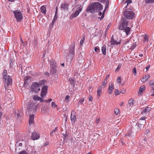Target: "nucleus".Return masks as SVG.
<instances>
[{
    "instance_id": "f257e3e1",
    "label": "nucleus",
    "mask_w": 154,
    "mask_h": 154,
    "mask_svg": "<svg viewBox=\"0 0 154 154\" xmlns=\"http://www.w3.org/2000/svg\"><path fill=\"white\" fill-rule=\"evenodd\" d=\"M103 9V6L98 2H94L88 6L87 9V12H89L92 13L98 11H100Z\"/></svg>"
},
{
    "instance_id": "f03ea898",
    "label": "nucleus",
    "mask_w": 154,
    "mask_h": 154,
    "mask_svg": "<svg viewBox=\"0 0 154 154\" xmlns=\"http://www.w3.org/2000/svg\"><path fill=\"white\" fill-rule=\"evenodd\" d=\"M128 21L127 20L125 17H122V22L121 24L119 26V29L120 30H123L127 35L129 33L131 30L130 28L127 27Z\"/></svg>"
},
{
    "instance_id": "7ed1b4c3",
    "label": "nucleus",
    "mask_w": 154,
    "mask_h": 154,
    "mask_svg": "<svg viewBox=\"0 0 154 154\" xmlns=\"http://www.w3.org/2000/svg\"><path fill=\"white\" fill-rule=\"evenodd\" d=\"M3 77L5 82V89L7 88L8 86L12 82V79L9 75H8L7 71L4 70L3 72Z\"/></svg>"
},
{
    "instance_id": "20e7f679",
    "label": "nucleus",
    "mask_w": 154,
    "mask_h": 154,
    "mask_svg": "<svg viewBox=\"0 0 154 154\" xmlns=\"http://www.w3.org/2000/svg\"><path fill=\"white\" fill-rule=\"evenodd\" d=\"M51 66L50 74L54 75L55 78H57L58 74L57 73V70L56 68L57 65L56 62L53 60H51L50 62Z\"/></svg>"
},
{
    "instance_id": "39448f33",
    "label": "nucleus",
    "mask_w": 154,
    "mask_h": 154,
    "mask_svg": "<svg viewBox=\"0 0 154 154\" xmlns=\"http://www.w3.org/2000/svg\"><path fill=\"white\" fill-rule=\"evenodd\" d=\"M131 9L127 10L123 12L124 16L128 19H132L135 17V14Z\"/></svg>"
},
{
    "instance_id": "423d86ee",
    "label": "nucleus",
    "mask_w": 154,
    "mask_h": 154,
    "mask_svg": "<svg viewBox=\"0 0 154 154\" xmlns=\"http://www.w3.org/2000/svg\"><path fill=\"white\" fill-rule=\"evenodd\" d=\"M15 18L17 22H19L23 19V15L21 11L19 10H16L13 11Z\"/></svg>"
},
{
    "instance_id": "0eeeda50",
    "label": "nucleus",
    "mask_w": 154,
    "mask_h": 154,
    "mask_svg": "<svg viewBox=\"0 0 154 154\" xmlns=\"http://www.w3.org/2000/svg\"><path fill=\"white\" fill-rule=\"evenodd\" d=\"M30 88L32 91L36 93H38L40 90V86L36 82H33Z\"/></svg>"
},
{
    "instance_id": "6e6552de",
    "label": "nucleus",
    "mask_w": 154,
    "mask_h": 154,
    "mask_svg": "<svg viewBox=\"0 0 154 154\" xmlns=\"http://www.w3.org/2000/svg\"><path fill=\"white\" fill-rule=\"evenodd\" d=\"M28 113V114L31 115L36 111V106L33 103H31L29 104Z\"/></svg>"
},
{
    "instance_id": "1a4fd4ad",
    "label": "nucleus",
    "mask_w": 154,
    "mask_h": 154,
    "mask_svg": "<svg viewBox=\"0 0 154 154\" xmlns=\"http://www.w3.org/2000/svg\"><path fill=\"white\" fill-rule=\"evenodd\" d=\"M75 45H71L69 48V54L68 56V57H70L71 59H72L73 56L74 54V48Z\"/></svg>"
},
{
    "instance_id": "9d476101",
    "label": "nucleus",
    "mask_w": 154,
    "mask_h": 154,
    "mask_svg": "<svg viewBox=\"0 0 154 154\" xmlns=\"http://www.w3.org/2000/svg\"><path fill=\"white\" fill-rule=\"evenodd\" d=\"M82 7L80 5L78 8V9L74 13H73L70 16V18L72 19L73 18L77 17L79 14L80 12L82 10Z\"/></svg>"
},
{
    "instance_id": "9b49d317",
    "label": "nucleus",
    "mask_w": 154,
    "mask_h": 154,
    "mask_svg": "<svg viewBox=\"0 0 154 154\" xmlns=\"http://www.w3.org/2000/svg\"><path fill=\"white\" fill-rule=\"evenodd\" d=\"M121 43V40H119L118 41H117L116 39L114 38L113 35H112L110 40V45H119Z\"/></svg>"
},
{
    "instance_id": "f8f14e48",
    "label": "nucleus",
    "mask_w": 154,
    "mask_h": 154,
    "mask_svg": "<svg viewBox=\"0 0 154 154\" xmlns=\"http://www.w3.org/2000/svg\"><path fill=\"white\" fill-rule=\"evenodd\" d=\"M48 88V87L47 85H44L43 86L41 94V97L42 98L46 95Z\"/></svg>"
},
{
    "instance_id": "ddd939ff",
    "label": "nucleus",
    "mask_w": 154,
    "mask_h": 154,
    "mask_svg": "<svg viewBox=\"0 0 154 154\" xmlns=\"http://www.w3.org/2000/svg\"><path fill=\"white\" fill-rule=\"evenodd\" d=\"M31 138L33 140L38 139L40 138L39 134L36 132L34 131L32 134Z\"/></svg>"
},
{
    "instance_id": "4468645a",
    "label": "nucleus",
    "mask_w": 154,
    "mask_h": 154,
    "mask_svg": "<svg viewBox=\"0 0 154 154\" xmlns=\"http://www.w3.org/2000/svg\"><path fill=\"white\" fill-rule=\"evenodd\" d=\"M76 113L73 111H72L70 119L72 123L75 122L76 119Z\"/></svg>"
},
{
    "instance_id": "2eb2a0df",
    "label": "nucleus",
    "mask_w": 154,
    "mask_h": 154,
    "mask_svg": "<svg viewBox=\"0 0 154 154\" xmlns=\"http://www.w3.org/2000/svg\"><path fill=\"white\" fill-rule=\"evenodd\" d=\"M151 109V108L150 106H147L145 108L143 109L141 111V113L143 114L146 112H149Z\"/></svg>"
},
{
    "instance_id": "dca6fc26",
    "label": "nucleus",
    "mask_w": 154,
    "mask_h": 154,
    "mask_svg": "<svg viewBox=\"0 0 154 154\" xmlns=\"http://www.w3.org/2000/svg\"><path fill=\"white\" fill-rule=\"evenodd\" d=\"M68 4L67 3H63L61 5V8L62 10L65 11L68 9Z\"/></svg>"
},
{
    "instance_id": "f3484780",
    "label": "nucleus",
    "mask_w": 154,
    "mask_h": 154,
    "mask_svg": "<svg viewBox=\"0 0 154 154\" xmlns=\"http://www.w3.org/2000/svg\"><path fill=\"white\" fill-rule=\"evenodd\" d=\"M16 137L17 138L15 141V143H16V145L17 143H18L19 141H23V138L20 135L17 136Z\"/></svg>"
},
{
    "instance_id": "a211bd4d",
    "label": "nucleus",
    "mask_w": 154,
    "mask_h": 154,
    "mask_svg": "<svg viewBox=\"0 0 154 154\" xmlns=\"http://www.w3.org/2000/svg\"><path fill=\"white\" fill-rule=\"evenodd\" d=\"M34 121V115L33 114L30 115L29 124V125L32 124Z\"/></svg>"
},
{
    "instance_id": "6ab92c4d",
    "label": "nucleus",
    "mask_w": 154,
    "mask_h": 154,
    "mask_svg": "<svg viewBox=\"0 0 154 154\" xmlns=\"http://www.w3.org/2000/svg\"><path fill=\"white\" fill-rule=\"evenodd\" d=\"M150 77L149 75L146 74L145 76H143L142 78L141 79V81L143 82H145L147 79Z\"/></svg>"
},
{
    "instance_id": "aec40b11",
    "label": "nucleus",
    "mask_w": 154,
    "mask_h": 154,
    "mask_svg": "<svg viewBox=\"0 0 154 154\" xmlns=\"http://www.w3.org/2000/svg\"><path fill=\"white\" fill-rule=\"evenodd\" d=\"M69 81L70 82L71 85L74 86L75 84V80L74 78L73 77H70L69 79Z\"/></svg>"
},
{
    "instance_id": "412c9836",
    "label": "nucleus",
    "mask_w": 154,
    "mask_h": 154,
    "mask_svg": "<svg viewBox=\"0 0 154 154\" xmlns=\"http://www.w3.org/2000/svg\"><path fill=\"white\" fill-rule=\"evenodd\" d=\"M149 40L148 36H147L146 35H145L143 37V42L144 44H146L148 42Z\"/></svg>"
},
{
    "instance_id": "4be33fe9",
    "label": "nucleus",
    "mask_w": 154,
    "mask_h": 154,
    "mask_svg": "<svg viewBox=\"0 0 154 154\" xmlns=\"http://www.w3.org/2000/svg\"><path fill=\"white\" fill-rule=\"evenodd\" d=\"M101 90L102 87L101 86H100L98 88L97 90V95L98 96L97 97L98 98H100V95L101 94Z\"/></svg>"
},
{
    "instance_id": "5701e85b",
    "label": "nucleus",
    "mask_w": 154,
    "mask_h": 154,
    "mask_svg": "<svg viewBox=\"0 0 154 154\" xmlns=\"http://www.w3.org/2000/svg\"><path fill=\"white\" fill-rule=\"evenodd\" d=\"M43 98H42V97H40L38 96H34L33 97V99L35 100H40L42 102L43 100Z\"/></svg>"
},
{
    "instance_id": "b1692460",
    "label": "nucleus",
    "mask_w": 154,
    "mask_h": 154,
    "mask_svg": "<svg viewBox=\"0 0 154 154\" xmlns=\"http://www.w3.org/2000/svg\"><path fill=\"white\" fill-rule=\"evenodd\" d=\"M40 9L41 12L43 13L44 14H45L46 13V9L45 6L43 5L41 7Z\"/></svg>"
},
{
    "instance_id": "393cba45",
    "label": "nucleus",
    "mask_w": 154,
    "mask_h": 154,
    "mask_svg": "<svg viewBox=\"0 0 154 154\" xmlns=\"http://www.w3.org/2000/svg\"><path fill=\"white\" fill-rule=\"evenodd\" d=\"M106 46L105 45H103L102 48V52L104 55H106Z\"/></svg>"
},
{
    "instance_id": "a878e982",
    "label": "nucleus",
    "mask_w": 154,
    "mask_h": 154,
    "mask_svg": "<svg viewBox=\"0 0 154 154\" xmlns=\"http://www.w3.org/2000/svg\"><path fill=\"white\" fill-rule=\"evenodd\" d=\"M134 101L133 99L131 98L128 101V104L130 106H132L134 104Z\"/></svg>"
},
{
    "instance_id": "bb28decb",
    "label": "nucleus",
    "mask_w": 154,
    "mask_h": 154,
    "mask_svg": "<svg viewBox=\"0 0 154 154\" xmlns=\"http://www.w3.org/2000/svg\"><path fill=\"white\" fill-rule=\"evenodd\" d=\"M108 8V7H107V6H105L103 12V14L102 16H101V17L100 18V20H102L104 18L105 13L106 11V10Z\"/></svg>"
},
{
    "instance_id": "cd10ccee",
    "label": "nucleus",
    "mask_w": 154,
    "mask_h": 154,
    "mask_svg": "<svg viewBox=\"0 0 154 154\" xmlns=\"http://www.w3.org/2000/svg\"><path fill=\"white\" fill-rule=\"evenodd\" d=\"M57 15H56V14H55L53 19V20L52 23L51 25H53L54 24V23L55 21L57 20Z\"/></svg>"
},
{
    "instance_id": "c85d7f7f",
    "label": "nucleus",
    "mask_w": 154,
    "mask_h": 154,
    "mask_svg": "<svg viewBox=\"0 0 154 154\" xmlns=\"http://www.w3.org/2000/svg\"><path fill=\"white\" fill-rule=\"evenodd\" d=\"M15 112L16 114H17L18 118H19L21 117L22 113L20 112L17 110V111H15Z\"/></svg>"
},
{
    "instance_id": "c756f323",
    "label": "nucleus",
    "mask_w": 154,
    "mask_h": 154,
    "mask_svg": "<svg viewBox=\"0 0 154 154\" xmlns=\"http://www.w3.org/2000/svg\"><path fill=\"white\" fill-rule=\"evenodd\" d=\"M145 89V85H143L142 86H141L139 89V91L140 92H142Z\"/></svg>"
},
{
    "instance_id": "7c9ffc66",
    "label": "nucleus",
    "mask_w": 154,
    "mask_h": 154,
    "mask_svg": "<svg viewBox=\"0 0 154 154\" xmlns=\"http://www.w3.org/2000/svg\"><path fill=\"white\" fill-rule=\"evenodd\" d=\"M114 89L113 85L112 83H110L109 84V90H113Z\"/></svg>"
},
{
    "instance_id": "2f4dec72",
    "label": "nucleus",
    "mask_w": 154,
    "mask_h": 154,
    "mask_svg": "<svg viewBox=\"0 0 154 154\" xmlns=\"http://www.w3.org/2000/svg\"><path fill=\"white\" fill-rule=\"evenodd\" d=\"M145 2L146 4H149L154 2V0H145Z\"/></svg>"
},
{
    "instance_id": "473e14b6",
    "label": "nucleus",
    "mask_w": 154,
    "mask_h": 154,
    "mask_svg": "<svg viewBox=\"0 0 154 154\" xmlns=\"http://www.w3.org/2000/svg\"><path fill=\"white\" fill-rule=\"evenodd\" d=\"M119 112V109L117 108H116L114 110V112L116 115H118Z\"/></svg>"
},
{
    "instance_id": "72a5a7b5",
    "label": "nucleus",
    "mask_w": 154,
    "mask_h": 154,
    "mask_svg": "<svg viewBox=\"0 0 154 154\" xmlns=\"http://www.w3.org/2000/svg\"><path fill=\"white\" fill-rule=\"evenodd\" d=\"M138 129L141 130V129H143V124H140L139 123L138 124Z\"/></svg>"
},
{
    "instance_id": "f704fd0d",
    "label": "nucleus",
    "mask_w": 154,
    "mask_h": 154,
    "mask_svg": "<svg viewBox=\"0 0 154 154\" xmlns=\"http://www.w3.org/2000/svg\"><path fill=\"white\" fill-rule=\"evenodd\" d=\"M84 101V98H83L82 99L79 100L78 102V105H80L82 104V103Z\"/></svg>"
},
{
    "instance_id": "c9c22d12",
    "label": "nucleus",
    "mask_w": 154,
    "mask_h": 154,
    "mask_svg": "<svg viewBox=\"0 0 154 154\" xmlns=\"http://www.w3.org/2000/svg\"><path fill=\"white\" fill-rule=\"evenodd\" d=\"M115 94V95H118L120 94V91H119L117 89H116L114 92Z\"/></svg>"
},
{
    "instance_id": "e433bc0d",
    "label": "nucleus",
    "mask_w": 154,
    "mask_h": 154,
    "mask_svg": "<svg viewBox=\"0 0 154 154\" xmlns=\"http://www.w3.org/2000/svg\"><path fill=\"white\" fill-rule=\"evenodd\" d=\"M45 83V81L44 80H41L39 82L38 84L39 86H40V85L42 86V85H43Z\"/></svg>"
},
{
    "instance_id": "4c0bfd02",
    "label": "nucleus",
    "mask_w": 154,
    "mask_h": 154,
    "mask_svg": "<svg viewBox=\"0 0 154 154\" xmlns=\"http://www.w3.org/2000/svg\"><path fill=\"white\" fill-rule=\"evenodd\" d=\"M149 85L150 86H153L154 85V79L150 81Z\"/></svg>"
},
{
    "instance_id": "58836bf2",
    "label": "nucleus",
    "mask_w": 154,
    "mask_h": 154,
    "mask_svg": "<svg viewBox=\"0 0 154 154\" xmlns=\"http://www.w3.org/2000/svg\"><path fill=\"white\" fill-rule=\"evenodd\" d=\"M57 128H56L51 133H50V136H53V134L54 133H55V132L56 131V130H57Z\"/></svg>"
},
{
    "instance_id": "ea45409f",
    "label": "nucleus",
    "mask_w": 154,
    "mask_h": 154,
    "mask_svg": "<svg viewBox=\"0 0 154 154\" xmlns=\"http://www.w3.org/2000/svg\"><path fill=\"white\" fill-rule=\"evenodd\" d=\"M107 82V80L106 79H105L104 81L102 82V85L104 87H105L106 85Z\"/></svg>"
},
{
    "instance_id": "a19ab883",
    "label": "nucleus",
    "mask_w": 154,
    "mask_h": 154,
    "mask_svg": "<svg viewBox=\"0 0 154 154\" xmlns=\"http://www.w3.org/2000/svg\"><path fill=\"white\" fill-rule=\"evenodd\" d=\"M85 41V38L84 37L80 41V45H82L83 43Z\"/></svg>"
},
{
    "instance_id": "79ce46f5",
    "label": "nucleus",
    "mask_w": 154,
    "mask_h": 154,
    "mask_svg": "<svg viewBox=\"0 0 154 154\" xmlns=\"http://www.w3.org/2000/svg\"><path fill=\"white\" fill-rule=\"evenodd\" d=\"M51 106L52 107H57V105L54 102H53L52 103Z\"/></svg>"
},
{
    "instance_id": "37998d69",
    "label": "nucleus",
    "mask_w": 154,
    "mask_h": 154,
    "mask_svg": "<svg viewBox=\"0 0 154 154\" xmlns=\"http://www.w3.org/2000/svg\"><path fill=\"white\" fill-rule=\"evenodd\" d=\"M132 1L131 0H127L126 2V3H127V5L131 3Z\"/></svg>"
},
{
    "instance_id": "c03bdc74",
    "label": "nucleus",
    "mask_w": 154,
    "mask_h": 154,
    "mask_svg": "<svg viewBox=\"0 0 154 154\" xmlns=\"http://www.w3.org/2000/svg\"><path fill=\"white\" fill-rule=\"evenodd\" d=\"M117 81L118 83L120 84L121 82V78L120 77H119L118 78V79H117Z\"/></svg>"
},
{
    "instance_id": "a18cd8bd",
    "label": "nucleus",
    "mask_w": 154,
    "mask_h": 154,
    "mask_svg": "<svg viewBox=\"0 0 154 154\" xmlns=\"http://www.w3.org/2000/svg\"><path fill=\"white\" fill-rule=\"evenodd\" d=\"M136 71H137V70H136V69L135 68H134L132 70V72H133V73L134 74V75H136Z\"/></svg>"
},
{
    "instance_id": "49530a36",
    "label": "nucleus",
    "mask_w": 154,
    "mask_h": 154,
    "mask_svg": "<svg viewBox=\"0 0 154 154\" xmlns=\"http://www.w3.org/2000/svg\"><path fill=\"white\" fill-rule=\"evenodd\" d=\"M121 94H124L125 92V89H122L121 91H120Z\"/></svg>"
},
{
    "instance_id": "de8ad7c7",
    "label": "nucleus",
    "mask_w": 154,
    "mask_h": 154,
    "mask_svg": "<svg viewBox=\"0 0 154 154\" xmlns=\"http://www.w3.org/2000/svg\"><path fill=\"white\" fill-rule=\"evenodd\" d=\"M70 98V96H69V95H66V98H65V99L66 100H67L68 101L67 102H69V99Z\"/></svg>"
},
{
    "instance_id": "09e8293b",
    "label": "nucleus",
    "mask_w": 154,
    "mask_h": 154,
    "mask_svg": "<svg viewBox=\"0 0 154 154\" xmlns=\"http://www.w3.org/2000/svg\"><path fill=\"white\" fill-rule=\"evenodd\" d=\"M19 154H28L25 151H23L20 152Z\"/></svg>"
},
{
    "instance_id": "8fccbe9b",
    "label": "nucleus",
    "mask_w": 154,
    "mask_h": 154,
    "mask_svg": "<svg viewBox=\"0 0 154 154\" xmlns=\"http://www.w3.org/2000/svg\"><path fill=\"white\" fill-rule=\"evenodd\" d=\"M149 129H146L145 131V134L147 135V134L149 133Z\"/></svg>"
},
{
    "instance_id": "3c124183",
    "label": "nucleus",
    "mask_w": 154,
    "mask_h": 154,
    "mask_svg": "<svg viewBox=\"0 0 154 154\" xmlns=\"http://www.w3.org/2000/svg\"><path fill=\"white\" fill-rule=\"evenodd\" d=\"M121 67V65H119L118 66L117 68H116V71H119Z\"/></svg>"
},
{
    "instance_id": "603ef678",
    "label": "nucleus",
    "mask_w": 154,
    "mask_h": 154,
    "mask_svg": "<svg viewBox=\"0 0 154 154\" xmlns=\"http://www.w3.org/2000/svg\"><path fill=\"white\" fill-rule=\"evenodd\" d=\"M105 2H106L105 6H107V7H108L109 6V1L108 0H107Z\"/></svg>"
},
{
    "instance_id": "864d4df0",
    "label": "nucleus",
    "mask_w": 154,
    "mask_h": 154,
    "mask_svg": "<svg viewBox=\"0 0 154 154\" xmlns=\"http://www.w3.org/2000/svg\"><path fill=\"white\" fill-rule=\"evenodd\" d=\"M136 47V43L134 44L131 47V49H133Z\"/></svg>"
},
{
    "instance_id": "5fc2aeb1",
    "label": "nucleus",
    "mask_w": 154,
    "mask_h": 154,
    "mask_svg": "<svg viewBox=\"0 0 154 154\" xmlns=\"http://www.w3.org/2000/svg\"><path fill=\"white\" fill-rule=\"evenodd\" d=\"M92 100V96L90 95L89 97V101H91Z\"/></svg>"
},
{
    "instance_id": "6e6d98bb",
    "label": "nucleus",
    "mask_w": 154,
    "mask_h": 154,
    "mask_svg": "<svg viewBox=\"0 0 154 154\" xmlns=\"http://www.w3.org/2000/svg\"><path fill=\"white\" fill-rule=\"evenodd\" d=\"M100 121V118H98L97 119H96V123L97 124L99 123V121Z\"/></svg>"
},
{
    "instance_id": "4d7b16f0",
    "label": "nucleus",
    "mask_w": 154,
    "mask_h": 154,
    "mask_svg": "<svg viewBox=\"0 0 154 154\" xmlns=\"http://www.w3.org/2000/svg\"><path fill=\"white\" fill-rule=\"evenodd\" d=\"M100 49L98 47H96L95 48L94 50L96 52H97Z\"/></svg>"
},
{
    "instance_id": "13d9d810",
    "label": "nucleus",
    "mask_w": 154,
    "mask_h": 154,
    "mask_svg": "<svg viewBox=\"0 0 154 154\" xmlns=\"http://www.w3.org/2000/svg\"><path fill=\"white\" fill-rule=\"evenodd\" d=\"M62 135H63V136L65 137H67L68 135V134L67 133H66H66L65 134L63 133V134H62Z\"/></svg>"
},
{
    "instance_id": "bf43d9fd",
    "label": "nucleus",
    "mask_w": 154,
    "mask_h": 154,
    "mask_svg": "<svg viewBox=\"0 0 154 154\" xmlns=\"http://www.w3.org/2000/svg\"><path fill=\"white\" fill-rule=\"evenodd\" d=\"M52 100V99L51 98H50L47 100H46L45 102H50Z\"/></svg>"
},
{
    "instance_id": "052dcab7",
    "label": "nucleus",
    "mask_w": 154,
    "mask_h": 154,
    "mask_svg": "<svg viewBox=\"0 0 154 154\" xmlns=\"http://www.w3.org/2000/svg\"><path fill=\"white\" fill-rule=\"evenodd\" d=\"M98 1L103 3L105 2L107 0H97Z\"/></svg>"
},
{
    "instance_id": "680f3d73",
    "label": "nucleus",
    "mask_w": 154,
    "mask_h": 154,
    "mask_svg": "<svg viewBox=\"0 0 154 154\" xmlns=\"http://www.w3.org/2000/svg\"><path fill=\"white\" fill-rule=\"evenodd\" d=\"M49 144V142H46L44 144L43 146H46L48 145Z\"/></svg>"
},
{
    "instance_id": "e2e57ef3",
    "label": "nucleus",
    "mask_w": 154,
    "mask_h": 154,
    "mask_svg": "<svg viewBox=\"0 0 154 154\" xmlns=\"http://www.w3.org/2000/svg\"><path fill=\"white\" fill-rule=\"evenodd\" d=\"M112 90H108V92L110 94H112Z\"/></svg>"
},
{
    "instance_id": "0e129e2a",
    "label": "nucleus",
    "mask_w": 154,
    "mask_h": 154,
    "mask_svg": "<svg viewBox=\"0 0 154 154\" xmlns=\"http://www.w3.org/2000/svg\"><path fill=\"white\" fill-rule=\"evenodd\" d=\"M150 67V65H148L146 67V69L147 71L149 69Z\"/></svg>"
},
{
    "instance_id": "69168bd1",
    "label": "nucleus",
    "mask_w": 154,
    "mask_h": 154,
    "mask_svg": "<svg viewBox=\"0 0 154 154\" xmlns=\"http://www.w3.org/2000/svg\"><path fill=\"white\" fill-rule=\"evenodd\" d=\"M145 119V116H143L142 117H141L140 118V120H144Z\"/></svg>"
},
{
    "instance_id": "338daca9",
    "label": "nucleus",
    "mask_w": 154,
    "mask_h": 154,
    "mask_svg": "<svg viewBox=\"0 0 154 154\" xmlns=\"http://www.w3.org/2000/svg\"><path fill=\"white\" fill-rule=\"evenodd\" d=\"M98 14L100 16H102L103 14V13H102V12L100 11H99V13Z\"/></svg>"
},
{
    "instance_id": "774afa93",
    "label": "nucleus",
    "mask_w": 154,
    "mask_h": 154,
    "mask_svg": "<svg viewBox=\"0 0 154 154\" xmlns=\"http://www.w3.org/2000/svg\"><path fill=\"white\" fill-rule=\"evenodd\" d=\"M123 103H124L123 102H121L119 103V105L120 106H122L123 105Z\"/></svg>"
}]
</instances>
